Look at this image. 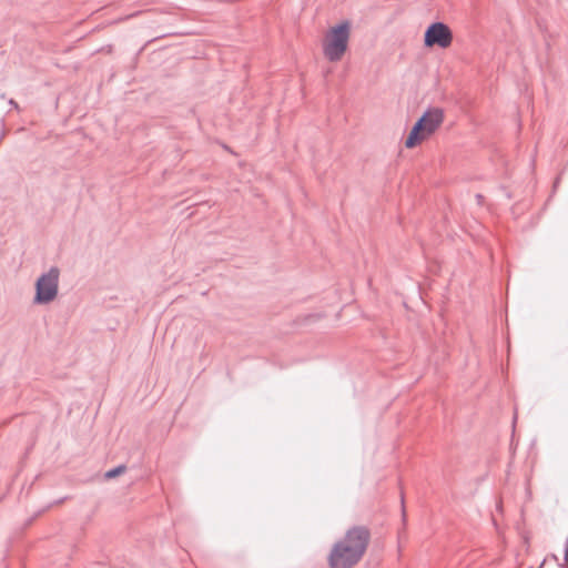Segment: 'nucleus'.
<instances>
[{"label":"nucleus","mask_w":568,"mask_h":568,"mask_svg":"<svg viewBox=\"0 0 568 568\" xmlns=\"http://www.w3.org/2000/svg\"><path fill=\"white\" fill-rule=\"evenodd\" d=\"M369 530L364 526H355L347 530L345 537L337 541L329 556L331 568H352L363 557L369 542Z\"/></svg>","instance_id":"obj_1"},{"label":"nucleus","mask_w":568,"mask_h":568,"mask_svg":"<svg viewBox=\"0 0 568 568\" xmlns=\"http://www.w3.org/2000/svg\"><path fill=\"white\" fill-rule=\"evenodd\" d=\"M444 121V111L440 108H430L413 125L405 146L412 149L423 141L427 135L434 133Z\"/></svg>","instance_id":"obj_2"},{"label":"nucleus","mask_w":568,"mask_h":568,"mask_svg":"<svg viewBox=\"0 0 568 568\" xmlns=\"http://www.w3.org/2000/svg\"><path fill=\"white\" fill-rule=\"evenodd\" d=\"M349 38V23L344 21L331 29L323 44L325 57L332 61H338L347 49Z\"/></svg>","instance_id":"obj_3"},{"label":"nucleus","mask_w":568,"mask_h":568,"mask_svg":"<svg viewBox=\"0 0 568 568\" xmlns=\"http://www.w3.org/2000/svg\"><path fill=\"white\" fill-rule=\"evenodd\" d=\"M59 268L53 266L37 280L36 294L33 297L34 304H48L57 297L59 290Z\"/></svg>","instance_id":"obj_4"},{"label":"nucleus","mask_w":568,"mask_h":568,"mask_svg":"<svg viewBox=\"0 0 568 568\" xmlns=\"http://www.w3.org/2000/svg\"><path fill=\"white\" fill-rule=\"evenodd\" d=\"M453 41L452 30L444 22L430 23L424 33L425 47L432 48L438 45L439 48H448Z\"/></svg>","instance_id":"obj_5"},{"label":"nucleus","mask_w":568,"mask_h":568,"mask_svg":"<svg viewBox=\"0 0 568 568\" xmlns=\"http://www.w3.org/2000/svg\"><path fill=\"white\" fill-rule=\"evenodd\" d=\"M125 466L124 465H119L110 470H108L105 474H104V477L106 479H112V478H115L116 476H119L120 474L124 473L125 471Z\"/></svg>","instance_id":"obj_6"},{"label":"nucleus","mask_w":568,"mask_h":568,"mask_svg":"<svg viewBox=\"0 0 568 568\" xmlns=\"http://www.w3.org/2000/svg\"><path fill=\"white\" fill-rule=\"evenodd\" d=\"M564 561H565V565L568 566V536H567V539H566V542H565V556H564Z\"/></svg>","instance_id":"obj_7"},{"label":"nucleus","mask_w":568,"mask_h":568,"mask_svg":"<svg viewBox=\"0 0 568 568\" xmlns=\"http://www.w3.org/2000/svg\"><path fill=\"white\" fill-rule=\"evenodd\" d=\"M8 103L14 109L19 108L18 103L13 99H10Z\"/></svg>","instance_id":"obj_8"},{"label":"nucleus","mask_w":568,"mask_h":568,"mask_svg":"<svg viewBox=\"0 0 568 568\" xmlns=\"http://www.w3.org/2000/svg\"><path fill=\"white\" fill-rule=\"evenodd\" d=\"M483 196L480 194H477V201H480Z\"/></svg>","instance_id":"obj_9"},{"label":"nucleus","mask_w":568,"mask_h":568,"mask_svg":"<svg viewBox=\"0 0 568 568\" xmlns=\"http://www.w3.org/2000/svg\"><path fill=\"white\" fill-rule=\"evenodd\" d=\"M4 99V94H0V100H3Z\"/></svg>","instance_id":"obj_10"}]
</instances>
